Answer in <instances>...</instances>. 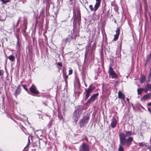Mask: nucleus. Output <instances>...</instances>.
I'll list each match as a JSON object with an SVG mask.
<instances>
[{
  "label": "nucleus",
  "instance_id": "obj_5",
  "mask_svg": "<svg viewBox=\"0 0 151 151\" xmlns=\"http://www.w3.org/2000/svg\"><path fill=\"white\" fill-rule=\"evenodd\" d=\"M99 95V93H98L92 94L90 98L87 101V104H90L91 103L94 102Z\"/></svg>",
  "mask_w": 151,
  "mask_h": 151
},
{
  "label": "nucleus",
  "instance_id": "obj_1",
  "mask_svg": "<svg viewBox=\"0 0 151 151\" xmlns=\"http://www.w3.org/2000/svg\"><path fill=\"white\" fill-rule=\"evenodd\" d=\"M125 132V133L121 132L119 135L120 144L118 148V151H124L122 146L126 145L129 147L133 140V137H130L132 134V132L128 131Z\"/></svg>",
  "mask_w": 151,
  "mask_h": 151
},
{
  "label": "nucleus",
  "instance_id": "obj_8",
  "mask_svg": "<svg viewBox=\"0 0 151 151\" xmlns=\"http://www.w3.org/2000/svg\"><path fill=\"white\" fill-rule=\"evenodd\" d=\"M81 116V114L76 112V111H74L73 113V118L74 119V122L75 123H76L78 119Z\"/></svg>",
  "mask_w": 151,
  "mask_h": 151
},
{
  "label": "nucleus",
  "instance_id": "obj_39",
  "mask_svg": "<svg viewBox=\"0 0 151 151\" xmlns=\"http://www.w3.org/2000/svg\"><path fill=\"white\" fill-rule=\"evenodd\" d=\"M148 81L149 82H150L151 78H150V77H148Z\"/></svg>",
  "mask_w": 151,
  "mask_h": 151
},
{
  "label": "nucleus",
  "instance_id": "obj_13",
  "mask_svg": "<svg viewBox=\"0 0 151 151\" xmlns=\"http://www.w3.org/2000/svg\"><path fill=\"white\" fill-rule=\"evenodd\" d=\"M118 98L122 99H125V95L120 91H119L118 92Z\"/></svg>",
  "mask_w": 151,
  "mask_h": 151
},
{
  "label": "nucleus",
  "instance_id": "obj_15",
  "mask_svg": "<svg viewBox=\"0 0 151 151\" xmlns=\"http://www.w3.org/2000/svg\"><path fill=\"white\" fill-rule=\"evenodd\" d=\"M147 90H146V89L142 88H138L137 89V93L138 95H141L143 91L145 92V93H147Z\"/></svg>",
  "mask_w": 151,
  "mask_h": 151
},
{
  "label": "nucleus",
  "instance_id": "obj_42",
  "mask_svg": "<svg viewBox=\"0 0 151 151\" xmlns=\"http://www.w3.org/2000/svg\"><path fill=\"white\" fill-rule=\"evenodd\" d=\"M145 11H147V7H145Z\"/></svg>",
  "mask_w": 151,
  "mask_h": 151
},
{
  "label": "nucleus",
  "instance_id": "obj_38",
  "mask_svg": "<svg viewBox=\"0 0 151 151\" xmlns=\"http://www.w3.org/2000/svg\"><path fill=\"white\" fill-rule=\"evenodd\" d=\"M148 110L151 114V109L150 108H148Z\"/></svg>",
  "mask_w": 151,
  "mask_h": 151
},
{
  "label": "nucleus",
  "instance_id": "obj_40",
  "mask_svg": "<svg viewBox=\"0 0 151 151\" xmlns=\"http://www.w3.org/2000/svg\"><path fill=\"white\" fill-rule=\"evenodd\" d=\"M147 105L149 106H151V102L148 103Z\"/></svg>",
  "mask_w": 151,
  "mask_h": 151
},
{
  "label": "nucleus",
  "instance_id": "obj_43",
  "mask_svg": "<svg viewBox=\"0 0 151 151\" xmlns=\"http://www.w3.org/2000/svg\"><path fill=\"white\" fill-rule=\"evenodd\" d=\"M85 86H86V87H87V84L86 83H85Z\"/></svg>",
  "mask_w": 151,
  "mask_h": 151
},
{
  "label": "nucleus",
  "instance_id": "obj_46",
  "mask_svg": "<svg viewBox=\"0 0 151 151\" xmlns=\"http://www.w3.org/2000/svg\"><path fill=\"white\" fill-rule=\"evenodd\" d=\"M144 0V2H145V1L146 0Z\"/></svg>",
  "mask_w": 151,
  "mask_h": 151
},
{
  "label": "nucleus",
  "instance_id": "obj_37",
  "mask_svg": "<svg viewBox=\"0 0 151 151\" xmlns=\"http://www.w3.org/2000/svg\"><path fill=\"white\" fill-rule=\"evenodd\" d=\"M96 2L101 4V0H96Z\"/></svg>",
  "mask_w": 151,
  "mask_h": 151
},
{
  "label": "nucleus",
  "instance_id": "obj_18",
  "mask_svg": "<svg viewBox=\"0 0 151 151\" xmlns=\"http://www.w3.org/2000/svg\"><path fill=\"white\" fill-rule=\"evenodd\" d=\"M150 97L151 94L150 93H149L143 96L142 98V99L144 100H146L147 99L150 98Z\"/></svg>",
  "mask_w": 151,
  "mask_h": 151
},
{
  "label": "nucleus",
  "instance_id": "obj_3",
  "mask_svg": "<svg viewBox=\"0 0 151 151\" xmlns=\"http://www.w3.org/2000/svg\"><path fill=\"white\" fill-rule=\"evenodd\" d=\"M95 88L96 87L95 86L91 84L90 85L88 88H85L84 89L85 91L84 94L86 93L85 96V99L86 101L88 99L93 91Z\"/></svg>",
  "mask_w": 151,
  "mask_h": 151
},
{
  "label": "nucleus",
  "instance_id": "obj_51",
  "mask_svg": "<svg viewBox=\"0 0 151 151\" xmlns=\"http://www.w3.org/2000/svg\"><path fill=\"white\" fill-rule=\"evenodd\" d=\"M9 1H10V0H9Z\"/></svg>",
  "mask_w": 151,
  "mask_h": 151
},
{
  "label": "nucleus",
  "instance_id": "obj_48",
  "mask_svg": "<svg viewBox=\"0 0 151 151\" xmlns=\"http://www.w3.org/2000/svg\"><path fill=\"white\" fill-rule=\"evenodd\" d=\"M150 151H151V149H150Z\"/></svg>",
  "mask_w": 151,
  "mask_h": 151
},
{
  "label": "nucleus",
  "instance_id": "obj_2",
  "mask_svg": "<svg viewBox=\"0 0 151 151\" xmlns=\"http://www.w3.org/2000/svg\"><path fill=\"white\" fill-rule=\"evenodd\" d=\"M86 115H83L82 118L78 122V124L80 128L85 127L90 119V113L85 112Z\"/></svg>",
  "mask_w": 151,
  "mask_h": 151
},
{
  "label": "nucleus",
  "instance_id": "obj_32",
  "mask_svg": "<svg viewBox=\"0 0 151 151\" xmlns=\"http://www.w3.org/2000/svg\"><path fill=\"white\" fill-rule=\"evenodd\" d=\"M57 65L58 66H60L61 67L62 66V63L61 62H59L57 63Z\"/></svg>",
  "mask_w": 151,
  "mask_h": 151
},
{
  "label": "nucleus",
  "instance_id": "obj_33",
  "mask_svg": "<svg viewBox=\"0 0 151 151\" xmlns=\"http://www.w3.org/2000/svg\"><path fill=\"white\" fill-rule=\"evenodd\" d=\"M28 143L27 145H26V147H26L29 146V145H30V139H29V138H28Z\"/></svg>",
  "mask_w": 151,
  "mask_h": 151
},
{
  "label": "nucleus",
  "instance_id": "obj_41",
  "mask_svg": "<svg viewBox=\"0 0 151 151\" xmlns=\"http://www.w3.org/2000/svg\"><path fill=\"white\" fill-rule=\"evenodd\" d=\"M126 100L128 101V102H129V99L128 98H127L126 99Z\"/></svg>",
  "mask_w": 151,
  "mask_h": 151
},
{
  "label": "nucleus",
  "instance_id": "obj_25",
  "mask_svg": "<svg viewBox=\"0 0 151 151\" xmlns=\"http://www.w3.org/2000/svg\"><path fill=\"white\" fill-rule=\"evenodd\" d=\"M0 1L2 2L3 4H6V3L9 1V0H0Z\"/></svg>",
  "mask_w": 151,
  "mask_h": 151
},
{
  "label": "nucleus",
  "instance_id": "obj_28",
  "mask_svg": "<svg viewBox=\"0 0 151 151\" xmlns=\"http://www.w3.org/2000/svg\"><path fill=\"white\" fill-rule=\"evenodd\" d=\"M89 7L91 11H93L94 12V8H93V5H90L89 6Z\"/></svg>",
  "mask_w": 151,
  "mask_h": 151
},
{
  "label": "nucleus",
  "instance_id": "obj_6",
  "mask_svg": "<svg viewBox=\"0 0 151 151\" xmlns=\"http://www.w3.org/2000/svg\"><path fill=\"white\" fill-rule=\"evenodd\" d=\"M29 91L32 94L38 95L40 93L34 84H33L29 88Z\"/></svg>",
  "mask_w": 151,
  "mask_h": 151
},
{
  "label": "nucleus",
  "instance_id": "obj_31",
  "mask_svg": "<svg viewBox=\"0 0 151 151\" xmlns=\"http://www.w3.org/2000/svg\"><path fill=\"white\" fill-rule=\"evenodd\" d=\"M73 70L72 69L69 70L68 75H71L73 73Z\"/></svg>",
  "mask_w": 151,
  "mask_h": 151
},
{
  "label": "nucleus",
  "instance_id": "obj_47",
  "mask_svg": "<svg viewBox=\"0 0 151 151\" xmlns=\"http://www.w3.org/2000/svg\"><path fill=\"white\" fill-rule=\"evenodd\" d=\"M115 83H117V81H116Z\"/></svg>",
  "mask_w": 151,
  "mask_h": 151
},
{
  "label": "nucleus",
  "instance_id": "obj_49",
  "mask_svg": "<svg viewBox=\"0 0 151 151\" xmlns=\"http://www.w3.org/2000/svg\"><path fill=\"white\" fill-rule=\"evenodd\" d=\"M17 30L18 31H19V29H17Z\"/></svg>",
  "mask_w": 151,
  "mask_h": 151
},
{
  "label": "nucleus",
  "instance_id": "obj_50",
  "mask_svg": "<svg viewBox=\"0 0 151 151\" xmlns=\"http://www.w3.org/2000/svg\"><path fill=\"white\" fill-rule=\"evenodd\" d=\"M0 151H1V150H0Z\"/></svg>",
  "mask_w": 151,
  "mask_h": 151
},
{
  "label": "nucleus",
  "instance_id": "obj_12",
  "mask_svg": "<svg viewBox=\"0 0 151 151\" xmlns=\"http://www.w3.org/2000/svg\"><path fill=\"white\" fill-rule=\"evenodd\" d=\"M117 123L116 119L113 117L111 119V126L112 128H114L116 126Z\"/></svg>",
  "mask_w": 151,
  "mask_h": 151
},
{
  "label": "nucleus",
  "instance_id": "obj_23",
  "mask_svg": "<svg viewBox=\"0 0 151 151\" xmlns=\"http://www.w3.org/2000/svg\"><path fill=\"white\" fill-rule=\"evenodd\" d=\"M21 86H22L23 88L28 93H29V91L28 89L27 88L26 85L25 84L21 85Z\"/></svg>",
  "mask_w": 151,
  "mask_h": 151
},
{
  "label": "nucleus",
  "instance_id": "obj_36",
  "mask_svg": "<svg viewBox=\"0 0 151 151\" xmlns=\"http://www.w3.org/2000/svg\"><path fill=\"white\" fill-rule=\"evenodd\" d=\"M85 140L87 142H88V138L86 137H85Z\"/></svg>",
  "mask_w": 151,
  "mask_h": 151
},
{
  "label": "nucleus",
  "instance_id": "obj_9",
  "mask_svg": "<svg viewBox=\"0 0 151 151\" xmlns=\"http://www.w3.org/2000/svg\"><path fill=\"white\" fill-rule=\"evenodd\" d=\"M84 109V107L81 105H78L76 107V109L74 111L81 114Z\"/></svg>",
  "mask_w": 151,
  "mask_h": 151
},
{
  "label": "nucleus",
  "instance_id": "obj_45",
  "mask_svg": "<svg viewBox=\"0 0 151 151\" xmlns=\"http://www.w3.org/2000/svg\"><path fill=\"white\" fill-rule=\"evenodd\" d=\"M146 63H145V66H146V65L147 63V62H146Z\"/></svg>",
  "mask_w": 151,
  "mask_h": 151
},
{
  "label": "nucleus",
  "instance_id": "obj_20",
  "mask_svg": "<svg viewBox=\"0 0 151 151\" xmlns=\"http://www.w3.org/2000/svg\"><path fill=\"white\" fill-rule=\"evenodd\" d=\"M100 5V4L99 3L96 2L94 6V12H95L96 11L98 8L99 7Z\"/></svg>",
  "mask_w": 151,
  "mask_h": 151
},
{
  "label": "nucleus",
  "instance_id": "obj_19",
  "mask_svg": "<svg viewBox=\"0 0 151 151\" xmlns=\"http://www.w3.org/2000/svg\"><path fill=\"white\" fill-rule=\"evenodd\" d=\"M27 23L26 21L23 24V27L22 30L24 32H26V31L27 29Z\"/></svg>",
  "mask_w": 151,
  "mask_h": 151
},
{
  "label": "nucleus",
  "instance_id": "obj_34",
  "mask_svg": "<svg viewBox=\"0 0 151 151\" xmlns=\"http://www.w3.org/2000/svg\"><path fill=\"white\" fill-rule=\"evenodd\" d=\"M150 78H151V68L150 69V73L149 74L148 76Z\"/></svg>",
  "mask_w": 151,
  "mask_h": 151
},
{
  "label": "nucleus",
  "instance_id": "obj_27",
  "mask_svg": "<svg viewBox=\"0 0 151 151\" xmlns=\"http://www.w3.org/2000/svg\"><path fill=\"white\" fill-rule=\"evenodd\" d=\"M21 19V17H19L17 21V23L16 24V27L17 26L19 25Z\"/></svg>",
  "mask_w": 151,
  "mask_h": 151
},
{
  "label": "nucleus",
  "instance_id": "obj_7",
  "mask_svg": "<svg viewBox=\"0 0 151 151\" xmlns=\"http://www.w3.org/2000/svg\"><path fill=\"white\" fill-rule=\"evenodd\" d=\"M81 151H90L89 145L85 143H83L81 147Z\"/></svg>",
  "mask_w": 151,
  "mask_h": 151
},
{
  "label": "nucleus",
  "instance_id": "obj_29",
  "mask_svg": "<svg viewBox=\"0 0 151 151\" xmlns=\"http://www.w3.org/2000/svg\"><path fill=\"white\" fill-rule=\"evenodd\" d=\"M139 145L140 146L143 147L145 145V144L144 142H142L139 143Z\"/></svg>",
  "mask_w": 151,
  "mask_h": 151
},
{
  "label": "nucleus",
  "instance_id": "obj_30",
  "mask_svg": "<svg viewBox=\"0 0 151 151\" xmlns=\"http://www.w3.org/2000/svg\"><path fill=\"white\" fill-rule=\"evenodd\" d=\"M77 17L79 20H81V13L80 11H79V14L78 15Z\"/></svg>",
  "mask_w": 151,
  "mask_h": 151
},
{
  "label": "nucleus",
  "instance_id": "obj_24",
  "mask_svg": "<svg viewBox=\"0 0 151 151\" xmlns=\"http://www.w3.org/2000/svg\"><path fill=\"white\" fill-rule=\"evenodd\" d=\"M150 60H151V53L147 56L146 59V61L148 63Z\"/></svg>",
  "mask_w": 151,
  "mask_h": 151
},
{
  "label": "nucleus",
  "instance_id": "obj_14",
  "mask_svg": "<svg viewBox=\"0 0 151 151\" xmlns=\"http://www.w3.org/2000/svg\"><path fill=\"white\" fill-rule=\"evenodd\" d=\"M73 39V37L71 35H68L67 37L64 40L65 43H66L68 42H70L71 40Z\"/></svg>",
  "mask_w": 151,
  "mask_h": 151
},
{
  "label": "nucleus",
  "instance_id": "obj_44",
  "mask_svg": "<svg viewBox=\"0 0 151 151\" xmlns=\"http://www.w3.org/2000/svg\"><path fill=\"white\" fill-rule=\"evenodd\" d=\"M148 149H150V147H148Z\"/></svg>",
  "mask_w": 151,
  "mask_h": 151
},
{
  "label": "nucleus",
  "instance_id": "obj_26",
  "mask_svg": "<svg viewBox=\"0 0 151 151\" xmlns=\"http://www.w3.org/2000/svg\"><path fill=\"white\" fill-rule=\"evenodd\" d=\"M17 47L18 49H20V44L19 43V40H18L17 41Z\"/></svg>",
  "mask_w": 151,
  "mask_h": 151
},
{
  "label": "nucleus",
  "instance_id": "obj_10",
  "mask_svg": "<svg viewBox=\"0 0 151 151\" xmlns=\"http://www.w3.org/2000/svg\"><path fill=\"white\" fill-rule=\"evenodd\" d=\"M21 85H19L16 89L14 94L16 98H17V96L20 94L21 92L22 89L21 88Z\"/></svg>",
  "mask_w": 151,
  "mask_h": 151
},
{
  "label": "nucleus",
  "instance_id": "obj_16",
  "mask_svg": "<svg viewBox=\"0 0 151 151\" xmlns=\"http://www.w3.org/2000/svg\"><path fill=\"white\" fill-rule=\"evenodd\" d=\"M146 79V76L145 75H141L139 79V81L141 83H143L145 82Z\"/></svg>",
  "mask_w": 151,
  "mask_h": 151
},
{
  "label": "nucleus",
  "instance_id": "obj_21",
  "mask_svg": "<svg viewBox=\"0 0 151 151\" xmlns=\"http://www.w3.org/2000/svg\"><path fill=\"white\" fill-rule=\"evenodd\" d=\"M8 59L12 61H14L15 60V57L13 55H10L8 57Z\"/></svg>",
  "mask_w": 151,
  "mask_h": 151
},
{
  "label": "nucleus",
  "instance_id": "obj_4",
  "mask_svg": "<svg viewBox=\"0 0 151 151\" xmlns=\"http://www.w3.org/2000/svg\"><path fill=\"white\" fill-rule=\"evenodd\" d=\"M109 75L111 76L112 78H118V75L114 70L112 67L110 65L108 71Z\"/></svg>",
  "mask_w": 151,
  "mask_h": 151
},
{
  "label": "nucleus",
  "instance_id": "obj_35",
  "mask_svg": "<svg viewBox=\"0 0 151 151\" xmlns=\"http://www.w3.org/2000/svg\"><path fill=\"white\" fill-rule=\"evenodd\" d=\"M44 12L43 10H42V11L40 12V15H44Z\"/></svg>",
  "mask_w": 151,
  "mask_h": 151
},
{
  "label": "nucleus",
  "instance_id": "obj_11",
  "mask_svg": "<svg viewBox=\"0 0 151 151\" xmlns=\"http://www.w3.org/2000/svg\"><path fill=\"white\" fill-rule=\"evenodd\" d=\"M116 33L114 35V37L112 40V41H116L118 40L120 33V29L119 27H117L116 28Z\"/></svg>",
  "mask_w": 151,
  "mask_h": 151
},
{
  "label": "nucleus",
  "instance_id": "obj_17",
  "mask_svg": "<svg viewBox=\"0 0 151 151\" xmlns=\"http://www.w3.org/2000/svg\"><path fill=\"white\" fill-rule=\"evenodd\" d=\"M145 88L147 90V93L149 91H151V84H147Z\"/></svg>",
  "mask_w": 151,
  "mask_h": 151
},
{
  "label": "nucleus",
  "instance_id": "obj_22",
  "mask_svg": "<svg viewBox=\"0 0 151 151\" xmlns=\"http://www.w3.org/2000/svg\"><path fill=\"white\" fill-rule=\"evenodd\" d=\"M63 76L64 78V81L66 83H67V79L68 78V76L67 75L66 73L63 74Z\"/></svg>",
  "mask_w": 151,
  "mask_h": 151
}]
</instances>
